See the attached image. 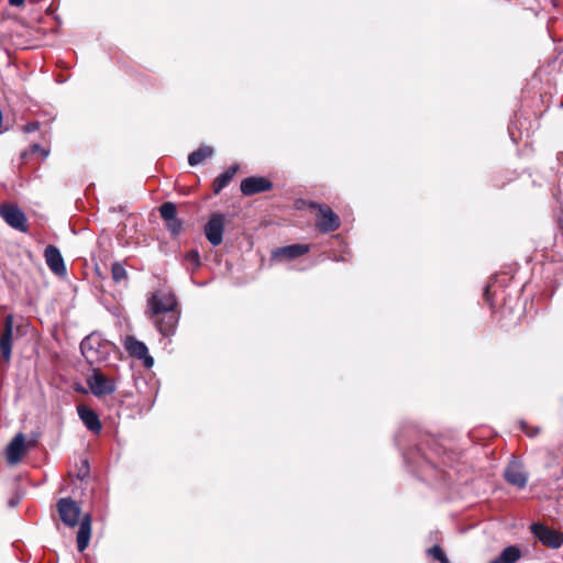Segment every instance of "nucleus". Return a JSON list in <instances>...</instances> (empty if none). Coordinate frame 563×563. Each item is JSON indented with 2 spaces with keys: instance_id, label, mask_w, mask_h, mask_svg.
Returning a JSON list of instances; mask_svg holds the SVG:
<instances>
[{
  "instance_id": "9d476101",
  "label": "nucleus",
  "mask_w": 563,
  "mask_h": 563,
  "mask_svg": "<svg viewBox=\"0 0 563 563\" xmlns=\"http://www.w3.org/2000/svg\"><path fill=\"white\" fill-rule=\"evenodd\" d=\"M506 482L518 488H523L528 482V473L523 465L518 461H511L504 471Z\"/></svg>"
},
{
  "instance_id": "cd10ccee",
  "label": "nucleus",
  "mask_w": 563,
  "mask_h": 563,
  "mask_svg": "<svg viewBox=\"0 0 563 563\" xmlns=\"http://www.w3.org/2000/svg\"><path fill=\"white\" fill-rule=\"evenodd\" d=\"M19 501H20V498H15V499L12 498V499H10L9 505L11 507H15L19 504Z\"/></svg>"
},
{
  "instance_id": "f8f14e48",
  "label": "nucleus",
  "mask_w": 563,
  "mask_h": 563,
  "mask_svg": "<svg viewBox=\"0 0 563 563\" xmlns=\"http://www.w3.org/2000/svg\"><path fill=\"white\" fill-rule=\"evenodd\" d=\"M25 453V437L23 433H18L8 444L5 450L7 462L10 465L18 464Z\"/></svg>"
},
{
  "instance_id": "4be33fe9",
  "label": "nucleus",
  "mask_w": 563,
  "mask_h": 563,
  "mask_svg": "<svg viewBox=\"0 0 563 563\" xmlns=\"http://www.w3.org/2000/svg\"><path fill=\"white\" fill-rule=\"evenodd\" d=\"M112 278L115 283H120L128 277L126 269L120 263H114L111 268Z\"/></svg>"
},
{
  "instance_id": "393cba45",
  "label": "nucleus",
  "mask_w": 563,
  "mask_h": 563,
  "mask_svg": "<svg viewBox=\"0 0 563 563\" xmlns=\"http://www.w3.org/2000/svg\"><path fill=\"white\" fill-rule=\"evenodd\" d=\"M89 473V467H88V462L87 461H84L82 462V468L80 470V473L78 474V477L80 479H84Z\"/></svg>"
},
{
  "instance_id": "f257e3e1",
  "label": "nucleus",
  "mask_w": 563,
  "mask_h": 563,
  "mask_svg": "<svg viewBox=\"0 0 563 563\" xmlns=\"http://www.w3.org/2000/svg\"><path fill=\"white\" fill-rule=\"evenodd\" d=\"M148 316L163 335L174 333L179 314L177 299L170 291H156L147 300Z\"/></svg>"
},
{
  "instance_id": "aec40b11",
  "label": "nucleus",
  "mask_w": 563,
  "mask_h": 563,
  "mask_svg": "<svg viewBox=\"0 0 563 563\" xmlns=\"http://www.w3.org/2000/svg\"><path fill=\"white\" fill-rule=\"evenodd\" d=\"M161 217L166 221H175L177 210L173 202H165L159 208Z\"/></svg>"
},
{
  "instance_id": "0eeeda50",
  "label": "nucleus",
  "mask_w": 563,
  "mask_h": 563,
  "mask_svg": "<svg viewBox=\"0 0 563 563\" xmlns=\"http://www.w3.org/2000/svg\"><path fill=\"white\" fill-rule=\"evenodd\" d=\"M224 221L225 219L223 214L214 213L206 224V238L213 246L220 245L222 243Z\"/></svg>"
},
{
  "instance_id": "f3484780",
  "label": "nucleus",
  "mask_w": 563,
  "mask_h": 563,
  "mask_svg": "<svg viewBox=\"0 0 563 563\" xmlns=\"http://www.w3.org/2000/svg\"><path fill=\"white\" fill-rule=\"evenodd\" d=\"M238 165H232L229 169L221 173L213 183V190L216 194H219L223 188H225L230 181L232 180L234 174L238 170Z\"/></svg>"
},
{
  "instance_id": "a878e982",
  "label": "nucleus",
  "mask_w": 563,
  "mask_h": 563,
  "mask_svg": "<svg viewBox=\"0 0 563 563\" xmlns=\"http://www.w3.org/2000/svg\"><path fill=\"white\" fill-rule=\"evenodd\" d=\"M37 129H38V124H37L36 122H32V123H27V124L25 125V129H24V130H25V132H29V133H30V132H34V131H35V130H37Z\"/></svg>"
},
{
  "instance_id": "6ab92c4d",
  "label": "nucleus",
  "mask_w": 563,
  "mask_h": 563,
  "mask_svg": "<svg viewBox=\"0 0 563 563\" xmlns=\"http://www.w3.org/2000/svg\"><path fill=\"white\" fill-rule=\"evenodd\" d=\"M520 558V551L516 547H508L490 563H515Z\"/></svg>"
},
{
  "instance_id": "9b49d317",
  "label": "nucleus",
  "mask_w": 563,
  "mask_h": 563,
  "mask_svg": "<svg viewBox=\"0 0 563 563\" xmlns=\"http://www.w3.org/2000/svg\"><path fill=\"white\" fill-rule=\"evenodd\" d=\"M273 188V184L265 177L252 176L241 181V191L245 196L268 191Z\"/></svg>"
},
{
  "instance_id": "412c9836",
  "label": "nucleus",
  "mask_w": 563,
  "mask_h": 563,
  "mask_svg": "<svg viewBox=\"0 0 563 563\" xmlns=\"http://www.w3.org/2000/svg\"><path fill=\"white\" fill-rule=\"evenodd\" d=\"M185 265L187 269H196L200 266V256L197 250H190L185 255Z\"/></svg>"
},
{
  "instance_id": "20e7f679",
  "label": "nucleus",
  "mask_w": 563,
  "mask_h": 563,
  "mask_svg": "<svg viewBox=\"0 0 563 563\" xmlns=\"http://www.w3.org/2000/svg\"><path fill=\"white\" fill-rule=\"evenodd\" d=\"M310 208L318 209L319 214L316 219L317 228L323 232H332L339 229L340 218L327 205L311 203Z\"/></svg>"
},
{
  "instance_id": "dca6fc26",
  "label": "nucleus",
  "mask_w": 563,
  "mask_h": 563,
  "mask_svg": "<svg viewBox=\"0 0 563 563\" xmlns=\"http://www.w3.org/2000/svg\"><path fill=\"white\" fill-rule=\"evenodd\" d=\"M78 415L88 430L100 433L102 426L98 415L85 405L77 407Z\"/></svg>"
},
{
  "instance_id": "1a4fd4ad",
  "label": "nucleus",
  "mask_w": 563,
  "mask_h": 563,
  "mask_svg": "<svg viewBox=\"0 0 563 563\" xmlns=\"http://www.w3.org/2000/svg\"><path fill=\"white\" fill-rule=\"evenodd\" d=\"M87 384L95 396L110 395L115 390L114 384L100 371H93L87 378Z\"/></svg>"
},
{
  "instance_id": "423d86ee",
  "label": "nucleus",
  "mask_w": 563,
  "mask_h": 563,
  "mask_svg": "<svg viewBox=\"0 0 563 563\" xmlns=\"http://www.w3.org/2000/svg\"><path fill=\"white\" fill-rule=\"evenodd\" d=\"M124 349L131 356L144 362L145 367L151 368L154 364L153 357L148 354L147 346L132 335H128L123 341Z\"/></svg>"
},
{
  "instance_id": "f03ea898",
  "label": "nucleus",
  "mask_w": 563,
  "mask_h": 563,
  "mask_svg": "<svg viewBox=\"0 0 563 563\" xmlns=\"http://www.w3.org/2000/svg\"><path fill=\"white\" fill-rule=\"evenodd\" d=\"M57 510L60 520L68 527H75L79 523L77 533V548L80 552L85 551L89 544L91 536V517L86 514L80 520V507L71 498H60L57 503Z\"/></svg>"
},
{
  "instance_id": "39448f33",
  "label": "nucleus",
  "mask_w": 563,
  "mask_h": 563,
  "mask_svg": "<svg viewBox=\"0 0 563 563\" xmlns=\"http://www.w3.org/2000/svg\"><path fill=\"white\" fill-rule=\"evenodd\" d=\"M531 532L548 548L559 549L563 544V533L542 523H533Z\"/></svg>"
},
{
  "instance_id": "c756f323",
  "label": "nucleus",
  "mask_w": 563,
  "mask_h": 563,
  "mask_svg": "<svg viewBox=\"0 0 563 563\" xmlns=\"http://www.w3.org/2000/svg\"><path fill=\"white\" fill-rule=\"evenodd\" d=\"M449 563H451V562H449Z\"/></svg>"
},
{
  "instance_id": "bb28decb",
  "label": "nucleus",
  "mask_w": 563,
  "mask_h": 563,
  "mask_svg": "<svg viewBox=\"0 0 563 563\" xmlns=\"http://www.w3.org/2000/svg\"><path fill=\"white\" fill-rule=\"evenodd\" d=\"M25 0H8L9 4L12 7H21L23 5Z\"/></svg>"
},
{
  "instance_id": "c85d7f7f",
  "label": "nucleus",
  "mask_w": 563,
  "mask_h": 563,
  "mask_svg": "<svg viewBox=\"0 0 563 563\" xmlns=\"http://www.w3.org/2000/svg\"><path fill=\"white\" fill-rule=\"evenodd\" d=\"M486 300L489 301V286H486L485 291Z\"/></svg>"
},
{
  "instance_id": "ddd939ff",
  "label": "nucleus",
  "mask_w": 563,
  "mask_h": 563,
  "mask_svg": "<svg viewBox=\"0 0 563 563\" xmlns=\"http://www.w3.org/2000/svg\"><path fill=\"white\" fill-rule=\"evenodd\" d=\"M44 257L48 268L56 275L66 274V266L59 250L54 245H47L44 251Z\"/></svg>"
},
{
  "instance_id": "6e6552de",
  "label": "nucleus",
  "mask_w": 563,
  "mask_h": 563,
  "mask_svg": "<svg viewBox=\"0 0 563 563\" xmlns=\"http://www.w3.org/2000/svg\"><path fill=\"white\" fill-rule=\"evenodd\" d=\"M13 327V316L7 314L4 318L3 329L0 332V353L5 362H9L11 358Z\"/></svg>"
},
{
  "instance_id": "5701e85b",
  "label": "nucleus",
  "mask_w": 563,
  "mask_h": 563,
  "mask_svg": "<svg viewBox=\"0 0 563 563\" xmlns=\"http://www.w3.org/2000/svg\"><path fill=\"white\" fill-rule=\"evenodd\" d=\"M429 554L437 561L441 563H449V559L444 551L439 545H433L429 549Z\"/></svg>"
},
{
  "instance_id": "a211bd4d",
  "label": "nucleus",
  "mask_w": 563,
  "mask_h": 563,
  "mask_svg": "<svg viewBox=\"0 0 563 563\" xmlns=\"http://www.w3.org/2000/svg\"><path fill=\"white\" fill-rule=\"evenodd\" d=\"M213 155V148L211 146H200L198 150L194 151L188 156V163L190 166H197L202 163L205 159L211 157Z\"/></svg>"
},
{
  "instance_id": "b1692460",
  "label": "nucleus",
  "mask_w": 563,
  "mask_h": 563,
  "mask_svg": "<svg viewBox=\"0 0 563 563\" xmlns=\"http://www.w3.org/2000/svg\"><path fill=\"white\" fill-rule=\"evenodd\" d=\"M180 222L176 219L175 221H168V229L173 234H178L180 231Z\"/></svg>"
},
{
  "instance_id": "7ed1b4c3",
  "label": "nucleus",
  "mask_w": 563,
  "mask_h": 563,
  "mask_svg": "<svg viewBox=\"0 0 563 563\" xmlns=\"http://www.w3.org/2000/svg\"><path fill=\"white\" fill-rule=\"evenodd\" d=\"M0 216L8 225L20 232H27V218L23 210L14 203L4 202L0 207Z\"/></svg>"
},
{
  "instance_id": "4468645a",
  "label": "nucleus",
  "mask_w": 563,
  "mask_h": 563,
  "mask_svg": "<svg viewBox=\"0 0 563 563\" xmlns=\"http://www.w3.org/2000/svg\"><path fill=\"white\" fill-rule=\"evenodd\" d=\"M101 347L102 343L100 336L95 333L86 336L80 343L81 353L89 363H93L99 358V350Z\"/></svg>"
},
{
  "instance_id": "2eb2a0df",
  "label": "nucleus",
  "mask_w": 563,
  "mask_h": 563,
  "mask_svg": "<svg viewBox=\"0 0 563 563\" xmlns=\"http://www.w3.org/2000/svg\"><path fill=\"white\" fill-rule=\"evenodd\" d=\"M309 246L305 244H291L276 249L272 253V257L277 261L294 260L308 253Z\"/></svg>"
}]
</instances>
